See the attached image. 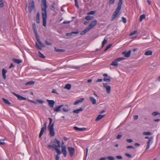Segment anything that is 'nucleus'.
Listing matches in <instances>:
<instances>
[{
	"mask_svg": "<svg viewBox=\"0 0 160 160\" xmlns=\"http://www.w3.org/2000/svg\"><path fill=\"white\" fill-rule=\"evenodd\" d=\"M41 5L42 15L43 18V26L46 27V19L47 18L46 8L48 7L46 0H42Z\"/></svg>",
	"mask_w": 160,
	"mask_h": 160,
	"instance_id": "obj_1",
	"label": "nucleus"
},
{
	"mask_svg": "<svg viewBox=\"0 0 160 160\" xmlns=\"http://www.w3.org/2000/svg\"><path fill=\"white\" fill-rule=\"evenodd\" d=\"M28 10L30 13L32 12V10L35 9V3L33 0H31L28 3Z\"/></svg>",
	"mask_w": 160,
	"mask_h": 160,
	"instance_id": "obj_2",
	"label": "nucleus"
},
{
	"mask_svg": "<svg viewBox=\"0 0 160 160\" xmlns=\"http://www.w3.org/2000/svg\"><path fill=\"white\" fill-rule=\"evenodd\" d=\"M120 10L116 8L115 12L112 16L111 20L113 21L118 17V14H119Z\"/></svg>",
	"mask_w": 160,
	"mask_h": 160,
	"instance_id": "obj_3",
	"label": "nucleus"
},
{
	"mask_svg": "<svg viewBox=\"0 0 160 160\" xmlns=\"http://www.w3.org/2000/svg\"><path fill=\"white\" fill-rule=\"evenodd\" d=\"M153 138L152 137H151L148 139V142H147V145L146 147V150L148 149L150 147V145L152 144L153 142Z\"/></svg>",
	"mask_w": 160,
	"mask_h": 160,
	"instance_id": "obj_4",
	"label": "nucleus"
},
{
	"mask_svg": "<svg viewBox=\"0 0 160 160\" xmlns=\"http://www.w3.org/2000/svg\"><path fill=\"white\" fill-rule=\"evenodd\" d=\"M68 151L69 152L70 156L72 157L75 153V149L72 147H68Z\"/></svg>",
	"mask_w": 160,
	"mask_h": 160,
	"instance_id": "obj_5",
	"label": "nucleus"
},
{
	"mask_svg": "<svg viewBox=\"0 0 160 160\" xmlns=\"http://www.w3.org/2000/svg\"><path fill=\"white\" fill-rule=\"evenodd\" d=\"M97 23V21L96 20H94L91 22L88 28H89V30H90L96 26Z\"/></svg>",
	"mask_w": 160,
	"mask_h": 160,
	"instance_id": "obj_6",
	"label": "nucleus"
},
{
	"mask_svg": "<svg viewBox=\"0 0 160 160\" xmlns=\"http://www.w3.org/2000/svg\"><path fill=\"white\" fill-rule=\"evenodd\" d=\"M103 84L104 87L106 89L107 92L108 93H110L111 89V87L108 85L107 83H103Z\"/></svg>",
	"mask_w": 160,
	"mask_h": 160,
	"instance_id": "obj_7",
	"label": "nucleus"
},
{
	"mask_svg": "<svg viewBox=\"0 0 160 160\" xmlns=\"http://www.w3.org/2000/svg\"><path fill=\"white\" fill-rule=\"evenodd\" d=\"M62 152L63 154L64 157H66L67 156V152L66 150V148L65 146H62Z\"/></svg>",
	"mask_w": 160,
	"mask_h": 160,
	"instance_id": "obj_8",
	"label": "nucleus"
},
{
	"mask_svg": "<svg viewBox=\"0 0 160 160\" xmlns=\"http://www.w3.org/2000/svg\"><path fill=\"white\" fill-rule=\"evenodd\" d=\"M12 93L13 95H15L17 97L18 99H19V100H26V98H25L17 94L16 93H15V92H13Z\"/></svg>",
	"mask_w": 160,
	"mask_h": 160,
	"instance_id": "obj_9",
	"label": "nucleus"
},
{
	"mask_svg": "<svg viewBox=\"0 0 160 160\" xmlns=\"http://www.w3.org/2000/svg\"><path fill=\"white\" fill-rule=\"evenodd\" d=\"M62 105L60 106H58L55 107L53 110L55 112H60L62 110Z\"/></svg>",
	"mask_w": 160,
	"mask_h": 160,
	"instance_id": "obj_10",
	"label": "nucleus"
},
{
	"mask_svg": "<svg viewBox=\"0 0 160 160\" xmlns=\"http://www.w3.org/2000/svg\"><path fill=\"white\" fill-rule=\"evenodd\" d=\"M131 53V50H130L128 52L124 51L122 52V54L126 58H128L130 57Z\"/></svg>",
	"mask_w": 160,
	"mask_h": 160,
	"instance_id": "obj_11",
	"label": "nucleus"
},
{
	"mask_svg": "<svg viewBox=\"0 0 160 160\" xmlns=\"http://www.w3.org/2000/svg\"><path fill=\"white\" fill-rule=\"evenodd\" d=\"M54 145L56 147L60 148V142L59 141L55 139L54 140Z\"/></svg>",
	"mask_w": 160,
	"mask_h": 160,
	"instance_id": "obj_12",
	"label": "nucleus"
},
{
	"mask_svg": "<svg viewBox=\"0 0 160 160\" xmlns=\"http://www.w3.org/2000/svg\"><path fill=\"white\" fill-rule=\"evenodd\" d=\"M2 75L3 78L5 80L6 78V73L7 72V70L6 69L3 68L2 70Z\"/></svg>",
	"mask_w": 160,
	"mask_h": 160,
	"instance_id": "obj_13",
	"label": "nucleus"
},
{
	"mask_svg": "<svg viewBox=\"0 0 160 160\" xmlns=\"http://www.w3.org/2000/svg\"><path fill=\"white\" fill-rule=\"evenodd\" d=\"M46 129L44 127H42V128L41 131L40 132L39 134V138H40L42 137V135H43L44 132L46 131Z\"/></svg>",
	"mask_w": 160,
	"mask_h": 160,
	"instance_id": "obj_14",
	"label": "nucleus"
},
{
	"mask_svg": "<svg viewBox=\"0 0 160 160\" xmlns=\"http://www.w3.org/2000/svg\"><path fill=\"white\" fill-rule=\"evenodd\" d=\"M62 110L64 112H67L69 111L68 107L67 105H62Z\"/></svg>",
	"mask_w": 160,
	"mask_h": 160,
	"instance_id": "obj_15",
	"label": "nucleus"
},
{
	"mask_svg": "<svg viewBox=\"0 0 160 160\" xmlns=\"http://www.w3.org/2000/svg\"><path fill=\"white\" fill-rule=\"evenodd\" d=\"M89 99L93 104L95 105L96 103V100L93 97L90 96Z\"/></svg>",
	"mask_w": 160,
	"mask_h": 160,
	"instance_id": "obj_16",
	"label": "nucleus"
},
{
	"mask_svg": "<svg viewBox=\"0 0 160 160\" xmlns=\"http://www.w3.org/2000/svg\"><path fill=\"white\" fill-rule=\"evenodd\" d=\"M73 128L75 130L78 131H82L86 129V128H79L76 126L74 127Z\"/></svg>",
	"mask_w": 160,
	"mask_h": 160,
	"instance_id": "obj_17",
	"label": "nucleus"
},
{
	"mask_svg": "<svg viewBox=\"0 0 160 160\" xmlns=\"http://www.w3.org/2000/svg\"><path fill=\"white\" fill-rule=\"evenodd\" d=\"M122 0H119V2L118 3V7L117 8L121 10L122 7Z\"/></svg>",
	"mask_w": 160,
	"mask_h": 160,
	"instance_id": "obj_18",
	"label": "nucleus"
},
{
	"mask_svg": "<svg viewBox=\"0 0 160 160\" xmlns=\"http://www.w3.org/2000/svg\"><path fill=\"white\" fill-rule=\"evenodd\" d=\"M84 98H80L79 99L76 101L74 103V105H76L78 104L80 102H82L84 100Z\"/></svg>",
	"mask_w": 160,
	"mask_h": 160,
	"instance_id": "obj_19",
	"label": "nucleus"
},
{
	"mask_svg": "<svg viewBox=\"0 0 160 160\" xmlns=\"http://www.w3.org/2000/svg\"><path fill=\"white\" fill-rule=\"evenodd\" d=\"M105 115H102L100 114L98 115L95 121H98L101 119H102L104 116Z\"/></svg>",
	"mask_w": 160,
	"mask_h": 160,
	"instance_id": "obj_20",
	"label": "nucleus"
},
{
	"mask_svg": "<svg viewBox=\"0 0 160 160\" xmlns=\"http://www.w3.org/2000/svg\"><path fill=\"white\" fill-rule=\"evenodd\" d=\"M12 61L18 64H19L22 62V61L21 60L15 58H13L12 59Z\"/></svg>",
	"mask_w": 160,
	"mask_h": 160,
	"instance_id": "obj_21",
	"label": "nucleus"
},
{
	"mask_svg": "<svg viewBox=\"0 0 160 160\" xmlns=\"http://www.w3.org/2000/svg\"><path fill=\"white\" fill-rule=\"evenodd\" d=\"M90 31V30L89 29V28H86V29L83 30V31H82L80 33V34L81 35H83L85 34L87 32H88Z\"/></svg>",
	"mask_w": 160,
	"mask_h": 160,
	"instance_id": "obj_22",
	"label": "nucleus"
},
{
	"mask_svg": "<svg viewBox=\"0 0 160 160\" xmlns=\"http://www.w3.org/2000/svg\"><path fill=\"white\" fill-rule=\"evenodd\" d=\"M118 62L116 60V59L113 61L110 64L111 65L113 66H118V64L117 63Z\"/></svg>",
	"mask_w": 160,
	"mask_h": 160,
	"instance_id": "obj_23",
	"label": "nucleus"
},
{
	"mask_svg": "<svg viewBox=\"0 0 160 160\" xmlns=\"http://www.w3.org/2000/svg\"><path fill=\"white\" fill-rule=\"evenodd\" d=\"M152 54V52L151 50H148L146 51L144 55L146 56L151 55Z\"/></svg>",
	"mask_w": 160,
	"mask_h": 160,
	"instance_id": "obj_24",
	"label": "nucleus"
},
{
	"mask_svg": "<svg viewBox=\"0 0 160 160\" xmlns=\"http://www.w3.org/2000/svg\"><path fill=\"white\" fill-rule=\"evenodd\" d=\"M32 27L33 29V31H34L35 34L36 33H37V28L35 23H33L32 24Z\"/></svg>",
	"mask_w": 160,
	"mask_h": 160,
	"instance_id": "obj_25",
	"label": "nucleus"
},
{
	"mask_svg": "<svg viewBox=\"0 0 160 160\" xmlns=\"http://www.w3.org/2000/svg\"><path fill=\"white\" fill-rule=\"evenodd\" d=\"M83 109L82 108H80L78 109L74 110L73 111V112L76 113H78L82 111Z\"/></svg>",
	"mask_w": 160,
	"mask_h": 160,
	"instance_id": "obj_26",
	"label": "nucleus"
},
{
	"mask_svg": "<svg viewBox=\"0 0 160 160\" xmlns=\"http://www.w3.org/2000/svg\"><path fill=\"white\" fill-rule=\"evenodd\" d=\"M2 99L4 102L6 103V104L8 105H10L11 104V102H10L7 99L4 98H2Z\"/></svg>",
	"mask_w": 160,
	"mask_h": 160,
	"instance_id": "obj_27",
	"label": "nucleus"
},
{
	"mask_svg": "<svg viewBox=\"0 0 160 160\" xmlns=\"http://www.w3.org/2000/svg\"><path fill=\"white\" fill-rule=\"evenodd\" d=\"M58 147H56L55 148V151L57 153L58 155H60L61 152L59 148H58Z\"/></svg>",
	"mask_w": 160,
	"mask_h": 160,
	"instance_id": "obj_28",
	"label": "nucleus"
},
{
	"mask_svg": "<svg viewBox=\"0 0 160 160\" xmlns=\"http://www.w3.org/2000/svg\"><path fill=\"white\" fill-rule=\"evenodd\" d=\"M106 38L107 39V37H105L102 42V47H103L107 42V40Z\"/></svg>",
	"mask_w": 160,
	"mask_h": 160,
	"instance_id": "obj_29",
	"label": "nucleus"
},
{
	"mask_svg": "<svg viewBox=\"0 0 160 160\" xmlns=\"http://www.w3.org/2000/svg\"><path fill=\"white\" fill-rule=\"evenodd\" d=\"M142 134L144 135H150L152 134V133L150 132H144L142 133Z\"/></svg>",
	"mask_w": 160,
	"mask_h": 160,
	"instance_id": "obj_30",
	"label": "nucleus"
},
{
	"mask_svg": "<svg viewBox=\"0 0 160 160\" xmlns=\"http://www.w3.org/2000/svg\"><path fill=\"white\" fill-rule=\"evenodd\" d=\"M35 84V82L33 81H30L28 82H27L25 84L26 85H32Z\"/></svg>",
	"mask_w": 160,
	"mask_h": 160,
	"instance_id": "obj_31",
	"label": "nucleus"
},
{
	"mask_svg": "<svg viewBox=\"0 0 160 160\" xmlns=\"http://www.w3.org/2000/svg\"><path fill=\"white\" fill-rule=\"evenodd\" d=\"M146 16L145 14L141 15L140 17V21L141 22L143 19H145Z\"/></svg>",
	"mask_w": 160,
	"mask_h": 160,
	"instance_id": "obj_32",
	"label": "nucleus"
},
{
	"mask_svg": "<svg viewBox=\"0 0 160 160\" xmlns=\"http://www.w3.org/2000/svg\"><path fill=\"white\" fill-rule=\"evenodd\" d=\"M38 55L39 57L42 58H45V56L43 55L40 51L38 52Z\"/></svg>",
	"mask_w": 160,
	"mask_h": 160,
	"instance_id": "obj_33",
	"label": "nucleus"
},
{
	"mask_svg": "<svg viewBox=\"0 0 160 160\" xmlns=\"http://www.w3.org/2000/svg\"><path fill=\"white\" fill-rule=\"evenodd\" d=\"M71 85L69 84H67L65 87V88L67 89L68 90H69L71 88Z\"/></svg>",
	"mask_w": 160,
	"mask_h": 160,
	"instance_id": "obj_34",
	"label": "nucleus"
},
{
	"mask_svg": "<svg viewBox=\"0 0 160 160\" xmlns=\"http://www.w3.org/2000/svg\"><path fill=\"white\" fill-rule=\"evenodd\" d=\"M55 132L54 129L51 130V137H53L54 136Z\"/></svg>",
	"mask_w": 160,
	"mask_h": 160,
	"instance_id": "obj_35",
	"label": "nucleus"
},
{
	"mask_svg": "<svg viewBox=\"0 0 160 160\" xmlns=\"http://www.w3.org/2000/svg\"><path fill=\"white\" fill-rule=\"evenodd\" d=\"M85 19L88 20H90L92 19H93V18L90 16H88L85 17Z\"/></svg>",
	"mask_w": 160,
	"mask_h": 160,
	"instance_id": "obj_36",
	"label": "nucleus"
},
{
	"mask_svg": "<svg viewBox=\"0 0 160 160\" xmlns=\"http://www.w3.org/2000/svg\"><path fill=\"white\" fill-rule=\"evenodd\" d=\"M55 51L57 52H62L64 51V50H63L58 48H55Z\"/></svg>",
	"mask_w": 160,
	"mask_h": 160,
	"instance_id": "obj_37",
	"label": "nucleus"
},
{
	"mask_svg": "<svg viewBox=\"0 0 160 160\" xmlns=\"http://www.w3.org/2000/svg\"><path fill=\"white\" fill-rule=\"evenodd\" d=\"M103 80L105 82H110V77H109L108 78H105L103 79Z\"/></svg>",
	"mask_w": 160,
	"mask_h": 160,
	"instance_id": "obj_38",
	"label": "nucleus"
},
{
	"mask_svg": "<svg viewBox=\"0 0 160 160\" xmlns=\"http://www.w3.org/2000/svg\"><path fill=\"white\" fill-rule=\"evenodd\" d=\"M125 59V58H117L116 59V60L118 62L120 61H121L123 60H124Z\"/></svg>",
	"mask_w": 160,
	"mask_h": 160,
	"instance_id": "obj_39",
	"label": "nucleus"
},
{
	"mask_svg": "<svg viewBox=\"0 0 160 160\" xmlns=\"http://www.w3.org/2000/svg\"><path fill=\"white\" fill-rule=\"evenodd\" d=\"M55 102L53 100H51V107L53 108Z\"/></svg>",
	"mask_w": 160,
	"mask_h": 160,
	"instance_id": "obj_40",
	"label": "nucleus"
},
{
	"mask_svg": "<svg viewBox=\"0 0 160 160\" xmlns=\"http://www.w3.org/2000/svg\"><path fill=\"white\" fill-rule=\"evenodd\" d=\"M35 36H36V38L37 40L38 41V43H39L40 42H41V41H40V39H39V36H38V34L37 33H36L35 34Z\"/></svg>",
	"mask_w": 160,
	"mask_h": 160,
	"instance_id": "obj_41",
	"label": "nucleus"
},
{
	"mask_svg": "<svg viewBox=\"0 0 160 160\" xmlns=\"http://www.w3.org/2000/svg\"><path fill=\"white\" fill-rule=\"evenodd\" d=\"M35 46L38 49L41 50L42 49V48L41 47H40L39 45L38 44L37 42H36L35 44Z\"/></svg>",
	"mask_w": 160,
	"mask_h": 160,
	"instance_id": "obj_42",
	"label": "nucleus"
},
{
	"mask_svg": "<svg viewBox=\"0 0 160 160\" xmlns=\"http://www.w3.org/2000/svg\"><path fill=\"white\" fill-rule=\"evenodd\" d=\"M106 158L108 160H114V158L112 156H108Z\"/></svg>",
	"mask_w": 160,
	"mask_h": 160,
	"instance_id": "obj_43",
	"label": "nucleus"
},
{
	"mask_svg": "<svg viewBox=\"0 0 160 160\" xmlns=\"http://www.w3.org/2000/svg\"><path fill=\"white\" fill-rule=\"evenodd\" d=\"M152 115L154 116L159 115V113L157 112H154L152 113Z\"/></svg>",
	"mask_w": 160,
	"mask_h": 160,
	"instance_id": "obj_44",
	"label": "nucleus"
},
{
	"mask_svg": "<svg viewBox=\"0 0 160 160\" xmlns=\"http://www.w3.org/2000/svg\"><path fill=\"white\" fill-rule=\"evenodd\" d=\"M4 7V3L2 0H0V8H2Z\"/></svg>",
	"mask_w": 160,
	"mask_h": 160,
	"instance_id": "obj_45",
	"label": "nucleus"
},
{
	"mask_svg": "<svg viewBox=\"0 0 160 160\" xmlns=\"http://www.w3.org/2000/svg\"><path fill=\"white\" fill-rule=\"evenodd\" d=\"M74 1H75V5L78 8V9H79V7L78 5V2L77 1V0H74Z\"/></svg>",
	"mask_w": 160,
	"mask_h": 160,
	"instance_id": "obj_46",
	"label": "nucleus"
},
{
	"mask_svg": "<svg viewBox=\"0 0 160 160\" xmlns=\"http://www.w3.org/2000/svg\"><path fill=\"white\" fill-rule=\"evenodd\" d=\"M122 22H123L124 23H125L126 22H127V20H126V18H125L123 17H122Z\"/></svg>",
	"mask_w": 160,
	"mask_h": 160,
	"instance_id": "obj_47",
	"label": "nucleus"
},
{
	"mask_svg": "<svg viewBox=\"0 0 160 160\" xmlns=\"http://www.w3.org/2000/svg\"><path fill=\"white\" fill-rule=\"evenodd\" d=\"M137 33V31H134L132 32L129 35L130 36H132L135 34H136Z\"/></svg>",
	"mask_w": 160,
	"mask_h": 160,
	"instance_id": "obj_48",
	"label": "nucleus"
},
{
	"mask_svg": "<svg viewBox=\"0 0 160 160\" xmlns=\"http://www.w3.org/2000/svg\"><path fill=\"white\" fill-rule=\"evenodd\" d=\"M4 139H0V145H3L5 144L4 142Z\"/></svg>",
	"mask_w": 160,
	"mask_h": 160,
	"instance_id": "obj_49",
	"label": "nucleus"
},
{
	"mask_svg": "<svg viewBox=\"0 0 160 160\" xmlns=\"http://www.w3.org/2000/svg\"><path fill=\"white\" fill-rule=\"evenodd\" d=\"M127 148H130V149H133V150H134V148L133 146H127Z\"/></svg>",
	"mask_w": 160,
	"mask_h": 160,
	"instance_id": "obj_50",
	"label": "nucleus"
},
{
	"mask_svg": "<svg viewBox=\"0 0 160 160\" xmlns=\"http://www.w3.org/2000/svg\"><path fill=\"white\" fill-rule=\"evenodd\" d=\"M95 13V12L94 11H92L88 13V15H93Z\"/></svg>",
	"mask_w": 160,
	"mask_h": 160,
	"instance_id": "obj_51",
	"label": "nucleus"
},
{
	"mask_svg": "<svg viewBox=\"0 0 160 160\" xmlns=\"http://www.w3.org/2000/svg\"><path fill=\"white\" fill-rule=\"evenodd\" d=\"M80 68V66H72V68L73 69H78Z\"/></svg>",
	"mask_w": 160,
	"mask_h": 160,
	"instance_id": "obj_52",
	"label": "nucleus"
},
{
	"mask_svg": "<svg viewBox=\"0 0 160 160\" xmlns=\"http://www.w3.org/2000/svg\"><path fill=\"white\" fill-rule=\"evenodd\" d=\"M125 155L129 158H131L132 157V156L130 154L128 153H126Z\"/></svg>",
	"mask_w": 160,
	"mask_h": 160,
	"instance_id": "obj_53",
	"label": "nucleus"
},
{
	"mask_svg": "<svg viewBox=\"0 0 160 160\" xmlns=\"http://www.w3.org/2000/svg\"><path fill=\"white\" fill-rule=\"evenodd\" d=\"M40 13L39 12H38L37 14L36 15V19H39Z\"/></svg>",
	"mask_w": 160,
	"mask_h": 160,
	"instance_id": "obj_54",
	"label": "nucleus"
},
{
	"mask_svg": "<svg viewBox=\"0 0 160 160\" xmlns=\"http://www.w3.org/2000/svg\"><path fill=\"white\" fill-rule=\"evenodd\" d=\"M37 102L39 103H42L43 102V101L42 100H40V99H38L37 100Z\"/></svg>",
	"mask_w": 160,
	"mask_h": 160,
	"instance_id": "obj_55",
	"label": "nucleus"
},
{
	"mask_svg": "<svg viewBox=\"0 0 160 160\" xmlns=\"http://www.w3.org/2000/svg\"><path fill=\"white\" fill-rule=\"evenodd\" d=\"M41 47H45V45L41 42L39 43Z\"/></svg>",
	"mask_w": 160,
	"mask_h": 160,
	"instance_id": "obj_56",
	"label": "nucleus"
},
{
	"mask_svg": "<svg viewBox=\"0 0 160 160\" xmlns=\"http://www.w3.org/2000/svg\"><path fill=\"white\" fill-rule=\"evenodd\" d=\"M126 141L128 143H131L133 141L131 139H127Z\"/></svg>",
	"mask_w": 160,
	"mask_h": 160,
	"instance_id": "obj_57",
	"label": "nucleus"
},
{
	"mask_svg": "<svg viewBox=\"0 0 160 160\" xmlns=\"http://www.w3.org/2000/svg\"><path fill=\"white\" fill-rule=\"evenodd\" d=\"M54 3H53V5H52V7L51 8V9L52 10V11H54V9H55V8H54Z\"/></svg>",
	"mask_w": 160,
	"mask_h": 160,
	"instance_id": "obj_58",
	"label": "nucleus"
},
{
	"mask_svg": "<svg viewBox=\"0 0 160 160\" xmlns=\"http://www.w3.org/2000/svg\"><path fill=\"white\" fill-rule=\"evenodd\" d=\"M116 158L118 159H121L122 158V157L121 156H117L116 157Z\"/></svg>",
	"mask_w": 160,
	"mask_h": 160,
	"instance_id": "obj_59",
	"label": "nucleus"
},
{
	"mask_svg": "<svg viewBox=\"0 0 160 160\" xmlns=\"http://www.w3.org/2000/svg\"><path fill=\"white\" fill-rule=\"evenodd\" d=\"M122 136V135H121L119 134L117 136V138L118 139H119L121 138Z\"/></svg>",
	"mask_w": 160,
	"mask_h": 160,
	"instance_id": "obj_60",
	"label": "nucleus"
},
{
	"mask_svg": "<svg viewBox=\"0 0 160 160\" xmlns=\"http://www.w3.org/2000/svg\"><path fill=\"white\" fill-rule=\"evenodd\" d=\"M72 35V33H67L66 34V35L67 36H70Z\"/></svg>",
	"mask_w": 160,
	"mask_h": 160,
	"instance_id": "obj_61",
	"label": "nucleus"
},
{
	"mask_svg": "<svg viewBox=\"0 0 160 160\" xmlns=\"http://www.w3.org/2000/svg\"><path fill=\"white\" fill-rule=\"evenodd\" d=\"M79 31H76L75 32H72V34H77L78 33Z\"/></svg>",
	"mask_w": 160,
	"mask_h": 160,
	"instance_id": "obj_62",
	"label": "nucleus"
},
{
	"mask_svg": "<svg viewBox=\"0 0 160 160\" xmlns=\"http://www.w3.org/2000/svg\"><path fill=\"white\" fill-rule=\"evenodd\" d=\"M102 79H98L97 81H96V82H102Z\"/></svg>",
	"mask_w": 160,
	"mask_h": 160,
	"instance_id": "obj_63",
	"label": "nucleus"
},
{
	"mask_svg": "<svg viewBox=\"0 0 160 160\" xmlns=\"http://www.w3.org/2000/svg\"><path fill=\"white\" fill-rule=\"evenodd\" d=\"M106 158L105 157H102L101 158H100L99 160H106Z\"/></svg>",
	"mask_w": 160,
	"mask_h": 160,
	"instance_id": "obj_64",
	"label": "nucleus"
}]
</instances>
